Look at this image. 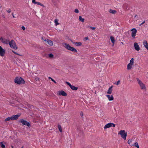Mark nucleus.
<instances>
[{
    "label": "nucleus",
    "instance_id": "31",
    "mask_svg": "<svg viewBox=\"0 0 148 148\" xmlns=\"http://www.w3.org/2000/svg\"><path fill=\"white\" fill-rule=\"evenodd\" d=\"M48 78H49V79H51V80L53 81V82L55 83V84H56V82L53 79H52V78H51V77H48Z\"/></svg>",
    "mask_w": 148,
    "mask_h": 148
},
{
    "label": "nucleus",
    "instance_id": "38",
    "mask_svg": "<svg viewBox=\"0 0 148 148\" xmlns=\"http://www.w3.org/2000/svg\"><path fill=\"white\" fill-rule=\"evenodd\" d=\"M21 28L23 30H25V28L24 26H22L21 27Z\"/></svg>",
    "mask_w": 148,
    "mask_h": 148
},
{
    "label": "nucleus",
    "instance_id": "5",
    "mask_svg": "<svg viewBox=\"0 0 148 148\" xmlns=\"http://www.w3.org/2000/svg\"><path fill=\"white\" fill-rule=\"evenodd\" d=\"M19 122H21L23 125H25L27 126L28 127H29L30 125V124L29 122H27L26 120H25L23 119H21L19 121Z\"/></svg>",
    "mask_w": 148,
    "mask_h": 148
},
{
    "label": "nucleus",
    "instance_id": "23",
    "mask_svg": "<svg viewBox=\"0 0 148 148\" xmlns=\"http://www.w3.org/2000/svg\"><path fill=\"white\" fill-rule=\"evenodd\" d=\"M58 127L60 132H62V127L60 125H58Z\"/></svg>",
    "mask_w": 148,
    "mask_h": 148
},
{
    "label": "nucleus",
    "instance_id": "4",
    "mask_svg": "<svg viewBox=\"0 0 148 148\" xmlns=\"http://www.w3.org/2000/svg\"><path fill=\"white\" fill-rule=\"evenodd\" d=\"M120 134L121 137L124 140L126 139L127 136V133L124 130H121L120 131L118 134Z\"/></svg>",
    "mask_w": 148,
    "mask_h": 148
},
{
    "label": "nucleus",
    "instance_id": "16",
    "mask_svg": "<svg viewBox=\"0 0 148 148\" xmlns=\"http://www.w3.org/2000/svg\"><path fill=\"white\" fill-rule=\"evenodd\" d=\"M73 44H75L76 46H81L82 44L81 42H73Z\"/></svg>",
    "mask_w": 148,
    "mask_h": 148
},
{
    "label": "nucleus",
    "instance_id": "56",
    "mask_svg": "<svg viewBox=\"0 0 148 148\" xmlns=\"http://www.w3.org/2000/svg\"><path fill=\"white\" fill-rule=\"evenodd\" d=\"M21 148H23V146Z\"/></svg>",
    "mask_w": 148,
    "mask_h": 148
},
{
    "label": "nucleus",
    "instance_id": "8",
    "mask_svg": "<svg viewBox=\"0 0 148 148\" xmlns=\"http://www.w3.org/2000/svg\"><path fill=\"white\" fill-rule=\"evenodd\" d=\"M58 95H59L66 96L67 95L66 93L62 90L58 91Z\"/></svg>",
    "mask_w": 148,
    "mask_h": 148
},
{
    "label": "nucleus",
    "instance_id": "41",
    "mask_svg": "<svg viewBox=\"0 0 148 148\" xmlns=\"http://www.w3.org/2000/svg\"><path fill=\"white\" fill-rule=\"evenodd\" d=\"M80 116L82 117L83 116V112H81L80 113Z\"/></svg>",
    "mask_w": 148,
    "mask_h": 148
},
{
    "label": "nucleus",
    "instance_id": "24",
    "mask_svg": "<svg viewBox=\"0 0 148 148\" xmlns=\"http://www.w3.org/2000/svg\"><path fill=\"white\" fill-rule=\"evenodd\" d=\"M131 64L130 63H129L127 66V69L128 70H130L131 69L132 66Z\"/></svg>",
    "mask_w": 148,
    "mask_h": 148
},
{
    "label": "nucleus",
    "instance_id": "46",
    "mask_svg": "<svg viewBox=\"0 0 148 148\" xmlns=\"http://www.w3.org/2000/svg\"><path fill=\"white\" fill-rule=\"evenodd\" d=\"M85 40H88L89 39L88 38V37H85Z\"/></svg>",
    "mask_w": 148,
    "mask_h": 148
},
{
    "label": "nucleus",
    "instance_id": "18",
    "mask_svg": "<svg viewBox=\"0 0 148 148\" xmlns=\"http://www.w3.org/2000/svg\"><path fill=\"white\" fill-rule=\"evenodd\" d=\"M70 88L72 90H76L78 89V88L77 87H75V86L72 85H71V86Z\"/></svg>",
    "mask_w": 148,
    "mask_h": 148
},
{
    "label": "nucleus",
    "instance_id": "3",
    "mask_svg": "<svg viewBox=\"0 0 148 148\" xmlns=\"http://www.w3.org/2000/svg\"><path fill=\"white\" fill-rule=\"evenodd\" d=\"M63 46L67 50H70L72 52H75L76 53L77 52V51L74 47H71L70 45L64 42L63 43Z\"/></svg>",
    "mask_w": 148,
    "mask_h": 148
},
{
    "label": "nucleus",
    "instance_id": "26",
    "mask_svg": "<svg viewBox=\"0 0 148 148\" xmlns=\"http://www.w3.org/2000/svg\"><path fill=\"white\" fill-rule=\"evenodd\" d=\"M3 142H1L0 143V145L2 148H5V146L3 144Z\"/></svg>",
    "mask_w": 148,
    "mask_h": 148
},
{
    "label": "nucleus",
    "instance_id": "12",
    "mask_svg": "<svg viewBox=\"0 0 148 148\" xmlns=\"http://www.w3.org/2000/svg\"><path fill=\"white\" fill-rule=\"evenodd\" d=\"M113 87V86H112L111 87H110L108 90L107 93L108 94H110L112 93V88Z\"/></svg>",
    "mask_w": 148,
    "mask_h": 148
},
{
    "label": "nucleus",
    "instance_id": "37",
    "mask_svg": "<svg viewBox=\"0 0 148 148\" xmlns=\"http://www.w3.org/2000/svg\"><path fill=\"white\" fill-rule=\"evenodd\" d=\"M111 125L112 126H111V127H115V124H114L113 123H111Z\"/></svg>",
    "mask_w": 148,
    "mask_h": 148
},
{
    "label": "nucleus",
    "instance_id": "35",
    "mask_svg": "<svg viewBox=\"0 0 148 148\" xmlns=\"http://www.w3.org/2000/svg\"><path fill=\"white\" fill-rule=\"evenodd\" d=\"M74 12L76 13H78L79 12V10L77 9H75Z\"/></svg>",
    "mask_w": 148,
    "mask_h": 148
},
{
    "label": "nucleus",
    "instance_id": "10",
    "mask_svg": "<svg viewBox=\"0 0 148 148\" xmlns=\"http://www.w3.org/2000/svg\"><path fill=\"white\" fill-rule=\"evenodd\" d=\"M44 41L46 43L48 44L50 46H52L53 45V42L51 40L47 39H45Z\"/></svg>",
    "mask_w": 148,
    "mask_h": 148
},
{
    "label": "nucleus",
    "instance_id": "47",
    "mask_svg": "<svg viewBox=\"0 0 148 148\" xmlns=\"http://www.w3.org/2000/svg\"><path fill=\"white\" fill-rule=\"evenodd\" d=\"M145 23V21H144L141 24H140V25H141L143 24H144V23Z\"/></svg>",
    "mask_w": 148,
    "mask_h": 148
},
{
    "label": "nucleus",
    "instance_id": "21",
    "mask_svg": "<svg viewBox=\"0 0 148 148\" xmlns=\"http://www.w3.org/2000/svg\"><path fill=\"white\" fill-rule=\"evenodd\" d=\"M110 38L113 44H114L115 42V40L114 37H113L112 36H110Z\"/></svg>",
    "mask_w": 148,
    "mask_h": 148
},
{
    "label": "nucleus",
    "instance_id": "57",
    "mask_svg": "<svg viewBox=\"0 0 148 148\" xmlns=\"http://www.w3.org/2000/svg\"><path fill=\"white\" fill-rule=\"evenodd\" d=\"M121 43H122V44H123V42H121Z\"/></svg>",
    "mask_w": 148,
    "mask_h": 148
},
{
    "label": "nucleus",
    "instance_id": "40",
    "mask_svg": "<svg viewBox=\"0 0 148 148\" xmlns=\"http://www.w3.org/2000/svg\"><path fill=\"white\" fill-rule=\"evenodd\" d=\"M7 12L8 13H10L11 12V9H9L8 10H7Z\"/></svg>",
    "mask_w": 148,
    "mask_h": 148
},
{
    "label": "nucleus",
    "instance_id": "25",
    "mask_svg": "<svg viewBox=\"0 0 148 148\" xmlns=\"http://www.w3.org/2000/svg\"><path fill=\"white\" fill-rule=\"evenodd\" d=\"M131 65H133L134 64V58H132L130 60V63Z\"/></svg>",
    "mask_w": 148,
    "mask_h": 148
},
{
    "label": "nucleus",
    "instance_id": "20",
    "mask_svg": "<svg viewBox=\"0 0 148 148\" xmlns=\"http://www.w3.org/2000/svg\"><path fill=\"white\" fill-rule=\"evenodd\" d=\"M109 12L110 13L113 14H115L117 12L115 10H112L111 9L109 10Z\"/></svg>",
    "mask_w": 148,
    "mask_h": 148
},
{
    "label": "nucleus",
    "instance_id": "14",
    "mask_svg": "<svg viewBox=\"0 0 148 148\" xmlns=\"http://www.w3.org/2000/svg\"><path fill=\"white\" fill-rule=\"evenodd\" d=\"M143 44L144 47L147 49L148 50V44L147 42L145 40L143 42Z\"/></svg>",
    "mask_w": 148,
    "mask_h": 148
},
{
    "label": "nucleus",
    "instance_id": "50",
    "mask_svg": "<svg viewBox=\"0 0 148 148\" xmlns=\"http://www.w3.org/2000/svg\"><path fill=\"white\" fill-rule=\"evenodd\" d=\"M36 80H39V78H36Z\"/></svg>",
    "mask_w": 148,
    "mask_h": 148
},
{
    "label": "nucleus",
    "instance_id": "44",
    "mask_svg": "<svg viewBox=\"0 0 148 148\" xmlns=\"http://www.w3.org/2000/svg\"><path fill=\"white\" fill-rule=\"evenodd\" d=\"M132 142V141L130 140H129L128 141V142H127V143H128V144H130V143H131Z\"/></svg>",
    "mask_w": 148,
    "mask_h": 148
},
{
    "label": "nucleus",
    "instance_id": "11",
    "mask_svg": "<svg viewBox=\"0 0 148 148\" xmlns=\"http://www.w3.org/2000/svg\"><path fill=\"white\" fill-rule=\"evenodd\" d=\"M134 47L136 51H138L140 50V47L137 42H135L134 43Z\"/></svg>",
    "mask_w": 148,
    "mask_h": 148
},
{
    "label": "nucleus",
    "instance_id": "19",
    "mask_svg": "<svg viewBox=\"0 0 148 148\" xmlns=\"http://www.w3.org/2000/svg\"><path fill=\"white\" fill-rule=\"evenodd\" d=\"M10 120H12V116L9 117H8V118L5 119L4 121L5 122L8 121Z\"/></svg>",
    "mask_w": 148,
    "mask_h": 148
},
{
    "label": "nucleus",
    "instance_id": "55",
    "mask_svg": "<svg viewBox=\"0 0 148 148\" xmlns=\"http://www.w3.org/2000/svg\"><path fill=\"white\" fill-rule=\"evenodd\" d=\"M136 16H137L136 14L134 16V17H136Z\"/></svg>",
    "mask_w": 148,
    "mask_h": 148
},
{
    "label": "nucleus",
    "instance_id": "17",
    "mask_svg": "<svg viewBox=\"0 0 148 148\" xmlns=\"http://www.w3.org/2000/svg\"><path fill=\"white\" fill-rule=\"evenodd\" d=\"M111 123H109L106 125L104 127V129H106L107 128H109L110 127H111Z\"/></svg>",
    "mask_w": 148,
    "mask_h": 148
},
{
    "label": "nucleus",
    "instance_id": "1",
    "mask_svg": "<svg viewBox=\"0 0 148 148\" xmlns=\"http://www.w3.org/2000/svg\"><path fill=\"white\" fill-rule=\"evenodd\" d=\"M6 41L9 42L8 43L11 48H13L15 49H17L18 47L16 45L15 42L13 40H12L10 42H9V41H8L7 40L4 39L1 42L3 44H8V43L6 42Z\"/></svg>",
    "mask_w": 148,
    "mask_h": 148
},
{
    "label": "nucleus",
    "instance_id": "43",
    "mask_svg": "<svg viewBox=\"0 0 148 148\" xmlns=\"http://www.w3.org/2000/svg\"><path fill=\"white\" fill-rule=\"evenodd\" d=\"M36 2L35 1V0H32V3H34L35 4L36 3Z\"/></svg>",
    "mask_w": 148,
    "mask_h": 148
},
{
    "label": "nucleus",
    "instance_id": "36",
    "mask_svg": "<svg viewBox=\"0 0 148 148\" xmlns=\"http://www.w3.org/2000/svg\"><path fill=\"white\" fill-rule=\"evenodd\" d=\"M138 143H137V142H136L135 143H134V144H133L132 145L133 146H135V147H136V145H138Z\"/></svg>",
    "mask_w": 148,
    "mask_h": 148
},
{
    "label": "nucleus",
    "instance_id": "7",
    "mask_svg": "<svg viewBox=\"0 0 148 148\" xmlns=\"http://www.w3.org/2000/svg\"><path fill=\"white\" fill-rule=\"evenodd\" d=\"M5 53V51L4 49L2 48L0 46V55L1 56H3Z\"/></svg>",
    "mask_w": 148,
    "mask_h": 148
},
{
    "label": "nucleus",
    "instance_id": "32",
    "mask_svg": "<svg viewBox=\"0 0 148 148\" xmlns=\"http://www.w3.org/2000/svg\"><path fill=\"white\" fill-rule=\"evenodd\" d=\"M136 79L139 84H140L142 82L138 78H136Z\"/></svg>",
    "mask_w": 148,
    "mask_h": 148
},
{
    "label": "nucleus",
    "instance_id": "22",
    "mask_svg": "<svg viewBox=\"0 0 148 148\" xmlns=\"http://www.w3.org/2000/svg\"><path fill=\"white\" fill-rule=\"evenodd\" d=\"M79 19L80 21L82 22H84V18H82L81 16H79Z\"/></svg>",
    "mask_w": 148,
    "mask_h": 148
},
{
    "label": "nucleus",
    "instance_id": "15",
    "mask_svg": "<svg viewBox=\"0 0 148 148\" xmlns=\"http://www.w3.org/2000/svg\"><path fill=\"white\" fill-rule=\"evenodd\" d=\"M139 84L141 87V88L142 89H146V88L145 84H144L142 82Z\"/></svg>",
    "mask_w": 148,
    "mask_h": 148
},
{
    "label": "nucleus",
    "instance_id": "9",
    "mask_svg": "<svg viewBox=\"0 0 148 148\" xmlns=\"http://www.w3.org/2000/svg\"><path fill=\"white\" fill-rule=\"evenodd\" d=\"M21 114H19L16 115H13L12 116V120H17L18 117L20 116Z\"/></svg>",
    "mask_w": 148,
    "mask_h": 148
},
{
    "label": "nucleus",
    "instance_id": "39",
    "mask_svg": "<svg viewBox=\"0 0 148 148\" xmlns=\"http://www.w3.org/2000/svg\"><path fill=\"white\" fill-rule=\"evenodd\" d=\"M124 7H125L126 8H127V5L126 4H125L123 5Z\"/></svg>",
    "mask_w": 148,
    "mask_h": 148
},
{
    "label": "nucleus",
    "instance_id": "49",
    "mask_svg": "<svg viewBox=\"0 0 148 148\" xmlns=\"http://www.w3.org/2000/svg\"><path fill=\"white\" fill-rule=\"evenodd\" d=\"M136 147L137 148H139V145H138V144L137 145H136Z\"/></svg>",
    "mask_w": 148,
    "mask_h": 148
},
{
    "label": "nucleus",
    "instance_id": "54",
    "mask_svg": "<svg viewBox=\"0 0 148 148\" xmlns=\"http://www.w3.org/2000/svg\"><path fill=\"white\" fill-rule=\"evenodd\" d=\"M11 147H12V148H14V147L13 146H11Z\"/></svg>",
    "mask_w": 148,
    "mask_h": 148
},
{
    "label": "nucleus",
    "instance_id": "29",
    "mask_svg": "<svg viewBox=\"0 0 148 148\" xmlns=\"http://www.w3.org/2000/svg\"><path fill=\"white\" fill-rule=\"evenodd\" d=\"M53 55L51 53L49 54V57L50 58H53Z\"/></svg>",
    "mask_w": 148,
    "mask_h": 148
},
{
    "label": "nucleus",
    "instance_id": "53",
    "mask_svg": "<svg viewBox=\"0 0 148 148\" xmlns=\"http://www.w3.org/2000/svg\"><path fill=\"white\" fill-rule=\"evenodd\" d=\"M71 40V42L72 43H73V41L72 40H71H71Z\"/></svg>",
    "mask_w": 148,
    "mask_h": 148
},
{
    "label": "nucleus",
    "instance_id": "48",
    "mask_svg": "<svg viewBox=\"0 0 148 148\" xmlns=\"http://www.w3.org/2000/svg\"><path fill=\"white\" fill-rule=\"evenodd\" d=\"M136 147L137 148H139V145H138V144L137 145H136Z\"/></svg>",
    "mask_w": 148,
    "mask_h": 148
},
{
    "label": "nucleus",
    "instance_id": "13",
    "mask_svg": "<svg viewBox=\"0 0 148 148\" xmlns=\"http://www.w3.org/2000/svg\"><path fill=\"white\" fill-rule=\"evenodd\" d=\"M106 96L108 98L109 101H112L114 99L113 96L112 95L111 96L109 95H106Z\"/></svg>",
    "mask_w": 148,
    "mask_h": 148
},
{
    "label": "nucleus",
    "instance_id": "45",
    "mask_svg": "<svg viewBox=\"0 0 148 148\" xmlns=\"http://www.w3.org/2000/svg\"><path fill=\"white\" fill-rule=\"evenodd\" d=\"M4 40V39L3 38L1 37L0 38V40L2 42V41L3 40Z\"/></svg>",
    "mask_w": 148,
    "mask_h": 148
},
{
    "label": "nucleus",
    "instance_id": "2",
    "mask_svg": "<svg viewBox=\"0 0 148 148\" xmlns=\"http://www.w3.org/2000/svg\"><path fill=\"white\" fill-rule=\"evenodd\" d=\"M14 82L18 84H23L25 83V81L21 77H16L14 79Z\"/></svg>",
    "mask_w": 148,
    "mask_h": 148
},
{
    "label": "nucleus",
    "instance_id": "51",
    "mask_svg": "<svg viewBox=\"0 0 148 148\" xmlns=\"http://www.w3.org/2000/svg\"><path fill=\"white\" fill-rule=\"evenodd\" d=\"M12 16H13V17H14V18H15V17L14 16V15L13 14V13H12Z\"/></svg>",
    "mask_w": 148,
    "mask_h": 148
},
{
    "label": "nucleus",
    "instance_id": "6",
    "mask_svg": "<svg viewBox=\"0 0 148 148\" xmlns=\"http://www.w3.org/2000/svg\"><path fill=\"white\" fill-rule=\"evenodd\" d=\"M132 32V36L133 38H135V36L137 33V30L135 28H133L131 30Z\"/></svg>",
    "mask_w": 148,
    "mask_h": 148
},
{
    "label": "nucleus",
    "instance_id": "52",
    "mask_svg": "<svg viewBox=\"0 0 148 148\" xmlns=\"http://www.w3.org/2000/svg\"><path fill=\"white\" fill-rule=\"evenodd\" d=\"M77 129L79 130H80V128H79V127H77Z\"/></svg>",
    "mask_w": 148,
    "mask_h": 148
},
{
    "label": "nucleus",
    "instance_id": "34",
    "mask_svg": "<svg viewBox=\"0 0 148 148\" xmlns=\"http://www.w3.org/2000/svg\"><path fill=\"white\" fill-rule=\"evenodd\" d=\"M88 27H90V28L91 29H92V30H95V29H96V28L95 27H92V26H90V27L89 26H88Z\"/></svg>",
    "mask_w": 148,
    "mask_h": 148
},
{
    "label": "nucleus",
    "instance_id": "42",
    "mask_svg": "<svg viewBox=\"0 0 148 148\" xmlns=\"http://www.w3.org/2000/svg\"><path fill=\"white\" fill-rule=\"evenodd\" d=\"M120 83V81L119 80L117 81V83L116 84V85H118Z\"/></svg>",
    "mask_w": 148,
    "mask_h": 148
},
{
    "label": "nucleus",
    "instance_id": "30",
    "mask_svg": "<svg viewBox=\"0 0 148 148\" xmlns=\"http://www.w3.org/2000/svg\"><path fill=\"white\" fill-rule=\"evenodd\" d=\"M12 51L15 54H16V55H19L20 56H22V55H21L18 53H17V52H15V51H13V50H12Z\"/></svg>",
    "mask_w": 148,
    "mask_h": 148
},
{
    "label": "nucleus",
    "instance_id": "33",
    "mask_svg": "<svg viewBox=\"0 0 148 148\" xmlns=\"http://www.w3.org/2000/svg\"><path fill=\"white\" fill-rule=\"evenodd\" d=\"M66 83L67 85H68V86H69L70 87H71V84L69 82H66Z\"/></svg>",
    "mask_w": 148,
    "mask_h": 148
},
{
    "label": "nucleus",
    "instance_id": "28",
    "mask_svg": "<svg viewBox=\"0 0 148 148\" xmlns=\"http://www.w3.org/2000/svg\"><path fill=\"white\" fill-rule=\"evenodd\" d=\"M35 4H37L38 5H41V6H42L44 7V5L43 4H42L41 3H40L39 2H36Z\"/></svg>",
    "mask_w": 148,
    "mask_h": 148
},
{
    "label": "nucleus",
    "instance_id": "27",
    "mask_svg": "<svg viewBox=\"0 0 148 148\" xmlns=\"http://www.w3.org/2000/svg\"><path fill=\"white\" fill-rule=\"evenodd\" d=\"M58 20L57 19H56L54 21L56 25L59 24V23L58 22Z\"/></svg>",
    "mask_w": 148,
    "mask_h": 148
}]
</instances>
